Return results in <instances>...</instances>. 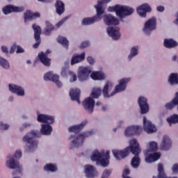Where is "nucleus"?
<instances>
[{"label":"nucleus","mask_w":178,"mask_h":178,"mask_svg":"<svg viewBox=\"0 0 178 178\" xmlns=\"http://www.w3.org/2000/svg\"><path fill=\"white\" fill-rule=\"evenodd\" d=\"M112 0H97V4L94 6L96 15L93 17H84L82 23H97L102 19V15L105 13L104 3H109Z\"/></svg>","instance_id":"5"},{"label":"nucleus","mask_w":178,"mask_h":178,"mask_svg":"<svg viewBox=\"0 0 178 178\" xmlns=\"http://www.w3.org/2000/svg\"><path fill=\"white\" fill-rule=\"evenodd\" d=\"M22 12H24V7L13 6V13H22Z\"/></svg>","instance_id":"44"},{"label":"nucleus","mask_w":178,"mask_h":178,"mask_svg":"<svg viewBox=\"0 0 178 178\" xmlns=\"http://www.w3.org/2000/svg\"><path fill=\"white\" fill-rule=\"evenodd\" d=\"M82 105H83L84 108L89 113H92L94 111V108L95 106V99L90 97H87L83 102H82Z\"/></svg>","instance_id":"14"},{"label":"nucleus","mask_w":178,"mask_h":178,"mask_svg":"<svg viewBox=\"0 0 178 178\" xmlns=\"http://www.w3.org/2000/svg\"><path fill=\"white\" fill-rule=\"evenodd\" d=\"M130 145L122 150L113 149V154L117 160L124 159L129 155L130 152L134 155L131 159V165L137 168L140 165V154L141 149L136 139L133 138L129 142Z\"/></svg>","instance_id":"1"},{"label":"nucleus","mask_w":178,"mask_h":178,"mask_svg":"<svg viewBox=\"0 0 178 178\" xmlns=\"http://www.w3.org/2000/svg\"><path fill=\"white\" fill-rule=\"evenodd\" d=\"M40 16V13L33 12L30 10H26L24 13V22H31V20H34V19H38Z\"/></svg>","instance_id":"19"},{"label":"nucleus","mask_w":178,"mask_h":178,"mask_svg":"<svg viewBox=\"0 0 178 178\" xmlns=\"http://www.w3.org/2000/svg\"><path fill=\"white\" fill-rule=\"evenodd\" d=\"M44 81H52V82L56 83V85L57 86L58 88H60L62 87V83L60 82V81H59V76H58L56 74H53L50 72L44 74Z\"/></svg>","instance_id":"17"},{"label":"nucleus","mask_w":178,"mask_h":178,"mask_svg":"<svg viewBox=\"0 0 178 178\" xmlns=\"http://www.w3.org/2000/svg\"><path fill=\"white\" fill-rule=\"evenodd\" d=\"M24 52V49L20 46H17V54H22Z\"/></svg>","instance_id":"55"},{"label":"nucleus","mask_w":178,"mask_h":178,"mask_svg":"<svg viewBox=\"0 0 178 178\" xmlns=\"http://www.w3.org/2000/svg\"><path fill=\"white\" fill-rule=\"evenodd\" d=\"M17 47V46H16V45L12 46L11 49L10 50V54H13L15 52V51Z\"/></svg>","instance_id":"59"},{"label":"nucleus","mask_w":178,"mask_h":178,"mask_svg":"<svg viewBox=\"0 0 178 178\" xmlns=\"http://www.w3.org/2000/svg\"><path fill=\"white\" fill-rule=\"evenodd\" d=\"M168 81L170 86H177L178 85V74L172 73L171 74H170Z\"/></svg>","instance_id":"32"},{"label":"nucleus","mask_w":178,"mask_h":178,"mask_svg":"<svg viewBox=\"0 0 178 178\" xmlns=\"http://www.w3.org/2000/svg\"><path fill=\"white\" fill-rule=\"evenodd\" d=\"M1 51H3L4 54H8V48L5 46H1Z\"/></svg>","instance_id":"58"},{"label":"nucleus","mask_w":178,"mask_h":178,"mask_svg":"<svg viewBox=\"0 0 178 178\" xmlns=\"http://www.w3.org/2000/svg\"><path fill=\"white\" fill-rule=\"evenodd\" d=\"M87 61L90 65H94L95 63V59L92 56H88Z\"/></svg>","instance_id":"50"},{"label":"nucleus","mask_w":178,"mask_h":178,"mask_svg":"<svg viewBox=\"0 0 178 178\" xmlns=\"http://www.w3.org/2000/svg\"><path fill=\"white\" fill-rule=\"evenodd\" d=\"M51 54V51L49 49H47L45 53L43 51H40L38 54V58L42 64H43L46 67H50L51 65V58L48 57V55Z\"/></svg>","instance_id":"12"},{"label":"nucleus","mask_w":178,"mask_h":178,"mask_svg":"<svg viewBox=\"0 0 178 178\" xmlns=\"http://www.w3.org/2000/svg\"><path fill=\"white\" fill-rule=\"evenodd\" d=\"M152 10V8L148 3L141 4L136 8L137 14L138 15V16L142 17V19H145V17H147V13H151Z\"/></svg>","instance_id":"10"},{"label":"nucleus","mask_w":178,"mask_h":178,"mask_svg":"<svg viewBox=\"0 0 178 178\" xmlns=\"http://www.w3.org/2000/svg\"><path fill=\"white\" fill-rule=\"evenodd\" d=\"M91 73L90 67H81L79 70L78 78L81 81L88 80L89 75Z\"/></svg>","instance_id":"13"},{"label":"nucleus","mask_w":178,"mask_h":178,"mask_svg":"<svg viewBox=\"0 0 178 178\" xmlns=\"http://www.w3.org/2000/svg\"><path fill=\"white\" fill-rule=\"evenodd\" d=\"M105 23H119V19L111 14H106L104 16Z\"/></svg>","instance_id":"31"},{"label":"nucleus","mask_w":178,"mask_h":178,"mask_svg":"<svg viewBox=\"0 0 178 178\" xmlns=\"http://www.w3.org/2000/svg\"><path fill=\"white\" fill-rule=\"evenodd\" d=\"M138 103L140 109V114L144 115L149 111V105L147 99L145 97H140L138 100Z\"/></svg>","instance_id":"16"},{"label":"nucleus","mask_w":178,"mask_h":178,"mask_svg":"<svg viewBox=\"0 0 178 178\" xmlns=\"http://www.w3.org/2000/svg\"><path fill=\"white\" fill-rule=\"evenodd\" d=\"M158 149H159L158 143L156 142L152 141L149 143V150L151 152H155L158 151Z\"/></svg>","instance_id":"43"},{"label":"nucleus","mask_w":178,"mask_h":178,"mask_svg":"<svg viewBox=\"0 0 178 178\" xmlns=\"http://www.w3.org/2000/svg\"><path fill=\"white\" fill-rule=\"evenodd\" d=\"M22 156V152L20 150H17L15 152V157L17 159H19Z\"/></svg>","instance_id":"56"},{"label":"nucleus","mask_w":178,"mask_h":178,"mask_svg":"<svg viewBox=\"0 0 178 178\" xmlns=\"http://www.w3.org/2000/svg\"><path fill=\"white\" fill-rule=\"evenodd\" d=\"M177 56H173L172 60L173 61H176V60H177Z\"/></svg>","instance_id":"62"},{"label":"nucleus","mask_w":178,"mask_h":178,"mask_svg":"<svg viewBox=\"0 0 178 178\" xmlns=\"http://www.w3.org/2000/svg\"><path fill=\"white\" fill-rule=\"evenodd\" d=\"M156 29V23H145L143 29L145 34L150 35L152 31Z\"/></svg>","instance_id":"28"},{"label":"nucleus","mask_w":178,"mask_h":178,"mask_svg":"<svg viewBox=\"0 0 178 178\" xmlns=\"http://www.w3.org/2000/svg\"><path fill=\"white\" fill-rule=\"evenodd\" d=\"M38 121L41 123H47L42 124L40 129L41 134L45 136H49L53 131L52 124L54 122V118L53 116L47 115L44 114H39L38 116Z\"/></svg>","instance_id":"6"},{"label":"nucleus","mask_w":178,"mask_h":178,"mask_svg":"<svg viewBox=\"0 0 178 178\" xmlns=\"http://www.w3.org/2000/svg\"><path fill=\"white\" fill-rule=\"evenodd\" d=\"M70 22H79V17L70 15Z\"/></svg>","instance_id":"53"},{"label":"nucleus","mask_w":178,"mask_h":178,"mask_svg":"<svg viewBox=\"0 0 178 178\" xmlns=\"http://www.w3.org/2000/svg\"><path fill=\"white\" fill-rule=\"evenodd\" d=\"M54 29V26L52 25V24L47 23L46 25V27L44 28V31L43 33L47 36L50 35Z\"/></svg>","instance_id":"37"},{"label":"nucleus","mask_w":178,"mask_h":178,"mask_svg":"<svg viewBox=\"0 0 178 178\" xmlns=\"http://www.w3.org/2000/svg\"><path fill=\"white\" fill-rule=\"evenodd\" d=\"M54 0H45V3H51Z\"/></svg>","instance_id":"63"},{"label":"nucleus","mask_w":178,"mask_h":178,"mask_svg":"<svg viewBox=\"0 0 178 178\" xmlns=\"http://www.w3.org/2000/svg\"><path fill=\"white\" fill-rule=\"evenodd\" d=\"M111 170L106 169L103 172L102 178H108L109 177V176H111Z\"/></svg>","instance_id":"46"},{"label":"nucleus","mask_w":178,"mask_h":178,"mask_svg":"<svg viewBox=\"0 0 178 178\" xmlns=\"http://www.w3.org/2000/svg\"><path fill=\"white\" fill-rule=\"evenodd\" d=\"M91 78L92 80H104L105 75L99 72H95L92 73Z\"/></svg>","instance_id":"35"},{"label":"nucleus","mask_w":178,"mask_h":178,"mask_svg":"<svg viewBox=\"0 0 178 178\" xmlns=\"http://www.w3.org/2000/svg\"><path fill=\"white\" fill-rule=\"evenodd\" d=\"M106 155V153L104 152H99V150L95 149L93 151L92 156H91V160L93 162H99V161Z\"/></svg>","instance_id":"27"},{"label":"nucleus","mask_w":178,"mask_h":178,"mask_svg":"<svg viewBox=\"0 0 178 178\" xmlns=\"http://www.w3.org/2000/svg\"><path fill=\"white\" fill-rule=\"evenodd\" d=\"M44 170L46 172H56L58 170V168L54 164H46L44 167Z\"/></svg>","instance_id":"38"},{"label":"nucleus","mask_w":178,"mask_h":178,"mask_svg":"<svg viewBox=\"0 0 178 178\" xmlns=\"http://www.w3.org/2000/svg\"><path fill=\"white\" fill-rule=\"evenodd\" d=\"M86 53L82 52L81 55L74 54L71 58L70 65H74L78 64L85 60Z\"/></svg>","instance_id":"23"},{"label":"nucleus","mask_w":178,"mask_h":178,"mask_svg":"<svg viewBox=\"0 0 178 178\" xmlns=\"http://www.w3.org/2000/svg\"><path fill=\"white\" fill-rule=\"evenodd\" d=\"M167 122L169 124L178 123V115L174 114L170 118H167Z\"/></svg>","instance_id":"40"},{"label":"nucleus","mask_w":178,"mask_h":178,"mask_svg":"<svg viewBox=\"0 0 178 178\" xmlns=\"http://www.w3.org/2000/svg\"><path fill=\"white\" fill-rule=\"evenodd\" d=\"M67 75V68L64 67L62 68L61 76H66Z\"/></svg>","instance_id":"51"},{"label":"nucleus","mask_w":178,"mask_h":178,"mask_svg":"<svg viewBox=\"0 0 178 178\" xmlns=\"http://www.w3.org/2000/svg\"><path fill=\"white\" fill-rule=\"evenodd\" d=\"M90 45V42L88 41L82 42L80 46V49H85L88 47Z\"/></svg>","instance_id":"48"},{"label":"nucleus","mask_w":178,"mask_h":178,"mask_svg":"<svg viewBox=\"0 0 178 178\" xmlns=\"http://www.w3.org/2000/svg\"><path fill=\"white\" fill-rule=\"evenodd\" d=\"M67 22H70V15L64 17L59 23H66Z\"/></svg>","instance_id":"47"},{"label":"nucleus","mask_w":178,"mask_h":178,"mask_svg":"<svg viewBox=\"0 0 178 178\" xmlns=\"http://www.w3.org/2000/svg\"><path fill=\"white\" fill-rule=\"evenodd\" d=\"M147 23H156V17H152L147 22Z\"/></svg>","instance_id":"54"},{"label":"nucleus","mask_w":178,"mask_h":178,"mask_svg":"<svg viewBox=\"0 0 178 178\" xmlns=\"http://www.w3.org/2000/svg\"><path fill=\"white\" fill-rule=\"evenodd\" d=\"M124 173H125L126 175H129V173H130L129 169V168H127V169L124 170Z\"/></svg>","instance_id":"60"},{"label":"nucleus","mask_w":178,"mask_h":178,"mask_svg":"<svg viewBox=\"0 0 178 178\" xmlns=\"http://www.w3.org/2000/svg\"><path fill=\"white\" fill-rule=\"evenodd\" d=\"M85 173L88 178H94L97 175L95 168L91 165H85Z\"/></svg>","instance_id":"22"},{"label":"nucleus","mask_w":178,"mask_h":178,"mask_svg":"<svg viewBox=\"0 0 178 178\" xmlns=\"http://www.w3.org/2000/svg\"><path fill=\"white\" fill-rule=\"evenodd\" d=\"M2 10L4 15H9V13H13V6L7 5L3 8Z\"/></svg>","instance_id":"41"},{"label":"nucleus","mask_w":178,"mask_h":178,"mask_svg":"<svg viewBox=\"0 0 178 178\" xmlns=\"http://www.w3.org/2000/svg\"><path fill=\"white\" fill-rule=\"evenodd\" d=\"M156 10H158V12H163V10H165V7H163V6H157Z\"/></svg>","instance_id":"57"},{"label":"nucleus","mask_w":178,"mask_h":178,"mask_svg":"<svg viewBox=\"0 0 178 178\" xmlns=\"http://www.w3.org/2000/svg\"><path fill=\"white\" fill-rule=\"evenodd\" d=\"M142 131H143V128L140 126L128 127L125 129V136H131L140 135Z\"/></svg>","instance_id":"15"},{"label":"nucleus","mask_w":178,"mask_h":178,"mask_svg":"<svg viewBox=\"0 0 178 178\" xmlns=\"http://www.w3.org/2000/svg\"><path fill=\"white\" fill-rule=\"evenodd\" d=\"M107 12L115 13L119 20L123 22V19L134 13V8L128 6L116 4L113 6H108Z\"/></svg>","instance_id":"4"},{"label":"nucleus","mask_w":178,"mask_h":178,"mask_svg":"<svg viewBox=\"0 0 178 178\" xmlns=\"http://www.w3.org/2000/svg\"><path fill=\"white\" fill-rule=\"evenodd\" d=\"M172 172L175 174L178 173V164H174L172 168Z\"/></svg>","instance_id":"52"},{"label":"nucleus","mask_w":178,"mask_h":178,"mask_svg":"<svg viewBox=\"0 0 178 178\" xmlns=\"http://www.w3.org/2000/svg\"><path fill=\"white\" fill-rule=\"evenodd\" d=\"M176 22L178 23V12L177 13V19H176Z\"/></svg>","instance_id":"64"},{"label":"nucleus","mask_w":178,"mask_h":178,"mask_svg":"<svg viewBox=\"0 0 178 178\" xmlns=\"http://www.w3.org/2000/svg\"><path fill=\"white\" fill-rule=\"evenodd\" d=\"M63 24H62V23H57V24H56V28H57V29H59V28L60 27V26L63 25Z\"/></svg>","instance_id":"61"},{"label":"nucleus","mask_w":178,"mask_h":178,"mask_svg":"<svg viewBox=\"0 0 178 178\" xmlns=\"http://www.w3.org/2000/svg\"><path fill=\"white\" fill-rule=\"evenodd\" d=\"M108 26L107 28V33L108 35L115 40L120 38V29L117 26L119 23H106Z\"/></svg>","instance_id":"8"},{"label":"nucleus","mask_w":178,"mask_h":178,"mask_svg":"<svg viewBox=\"0 0 178 178\" xmlns=\"http://www.w3.org/2000/svg\"><path fill=\"white\" fill-rule=\"evenodd\" d=\"M35 137H37L36 131H31L29 133H27L23 138V141L29 145V149L31 151H33L37 149L38 142L33 139Z\"/></svg>","instance_id":"7"},{"label":"nucleus","mask_w":178,"mask_h":178,"mask_svg":"<svg viewBox=\"0 0 178 178\" xmlns=\"http://www.w3.org/2000/svg\"><path fill=\"white\" fill-rule=\"evenodd\" d=\"M80 93H81V91L78 88L71 89L70 90V96L71 100L76 101V102H78L79 104H81L80 99H79Z\"/></svg>","instance_id":"24"},{"label":"nucleus","mask_w":178,"mask_h":178,"mask_svg":"<svg viewBox=\"0 0 178 178\" xmlns=\"http://www.w3.org/2000/svg\"><path fill=\"white\" fill-rule=\"evenodd\" d=\"M108 159H109V151H107L105 153V156H104V157L99 159V161L97 162H99V163H101L102 166L106 167L109 163Z\"/></svg>","instance_id":"34"},{"label":"nucleus","mask_w":178,"mask_h":178,"mask_svg":"<svg viewBox=\"0 0 178 178\" xmlns=\"http://www.w3.org/2000/svg\"><path fill=\"white\" fill-rule=\"evenodd\" d=\"M56 13L59 16L65 13V3L60 0H57L55 3Z\"/></svg>","instance_id":"25"},{"label":"nucleus","mask_w":178,"mask_h":178,"mask_svg":"<svg viewBox=\"0 0 178 178\" xmlns=\"http://www.w3.org/2000/svg\"><path fill=\"white\" fill-rule=\"evenodd\" d=\"M68 73L71 76L70 78V83H73V82H74L77 80V76H76V74H74L72 71H69Z\"/></svg>","instance_id":"45"},{"label":"nucleus","mask_w":178,"mask_h":178,"mask_svg":"<svg viewBox=\"0 0 178 178\" xmlns=\"http://www.w3.org/2000/svg\"><path fill=\"white\" fill-rule=\"evenodd\" d=\"M163 46L167 49H172L178 46V42L172 38H166L163 40Z\"/></svg>","instance_id":"26"},{"label":"nucleus","mask_w":178,"mask_h":178,"mask_svg":"<svg viewBox=\"0 0 178 178\" xmlns=\"http://www.w3.org/2000/svg\"><path fill=\"white\" fill-rule=\"evenodd\" d=\"M143 129L148 134H153L157 131L156 127H155L151 121L147 120L146 117L143 118Z\"/></svg>","instance_id":"18"},{"label":"nucleus","mask_w":178,"mask_h":178,"mask_svg":"<svg viewBox=\"0 0 178 178\" xmlns=\"http://www.w3.org/2000/svg\"><path fill=\"white\" fill-rule=\"evenodd\" d=\"M8 128H9V125L8 124H4L3 122H0V129L8 130Z\"/></svg>","instance_id":"49"},{"label":"nucleus","mask_w":178,"mask_h":178,"mask_svg":"<svg viewBox=\"0 0 178 178\" xmlns=\"http://www.w3.org/2000/svg\"><path fill=\"white\" fill-rule=\"evenodd\" d=\"M0 65L6 70L9 69L10 67L8 61L2 57H0Z\"/></svg>","instance_id":"42"},{"label":"nucleus","mask_w":178,"mask_h":178,"mask_svg":"<svg viewBox=\"0 0 178 178\" xmlns=\"http://www.w3.org/2000/svg\"><path fill=\"white\" fill-rule=\"evenodd\" d=\"M6 166L10 169H15V171L13 172V175L14 176L20 174L23 171V168L20 165L19 162L14 158L10 159V160L6 161Z\"/></svg>","instance_id":"9"},{"label":"nucleus","mask_w":178,"mask_h":178,"mask_svg":"<svg viewBox=\"0 0 178 178\" xmlns=\"http://www.w3.org/2000/svg\"><path fill=\"white\" fill-rule=\"evenodd\" d=\"M57 42L58 44H61L65 49H68L69 41L65 37L58 36L57 38Z\"/></svg>","instance_id":"33"},{"label":"nucleus","mask_w":178,"mask_h":178,"mask_svg":"<svg viewBox=\"0 0 178 178\" xmlns=\"http://www.w3.org/2000/svg\"><path fill=\"white\" fill-rule=\"evenodd\" d=\"M172 147V140L169 136L165 135L163 137L161 143L160 145V149L162 151H168Z\"/></svg>","instance_id":"20"},{"label":"nucleus","mask_w":178,"mask_h":178,"mask_svg":"<svg viewBox=\"0 0 178 178\" xmlns=\"http://www.w3.org/2000/svg\"><path fill=\"white\" fill-rule=\"evenodd\" d=\"M88 124V121L85 120L78 125H74L69 127L68 131L70 132L74 133V135H71L69 138V140H73L71 143L75 147H79L83 145L85 138L88 137L89 136H92L94 134L93 131L85 134H81L79 136L77 134L82 131L83 127Z\"/></svg>","instance_id":"3"},{"label":"nucleus","mask_w":178,"mask_h":178,"mask_svg":"<svg viewBox=\"0 0 178 178\" xmlns=\"http://www.w3.org/2000/svg\"><path fill=\"white\" fill-rule=\"evenodd\" d=\"M138 46H134L131 49V54L128 56V59L131 60L132 58L138 55Z\"/></svg>","instance_id":"39"},{"label":"nucleus","mask_w":178,"mask_h":178,"mask_svg":"<svg viewBox=\"0 0 178 178\" xmlns=\"http://www.w3.org/2000/svg\"><path fill=\"white\" fill-rule=\"evenodd\" d=\"M33 29L34 30V39L35 43L33 45V49H38L39 45L41 44V34L42 29L41 27L34 24L33 25Z\"/></svg>","instance_id":"11"},{"label":"nucleus","mask_w":178,"mask_h":178,"mask_svg":"<svg viewBox=\"0 0 178 178\" xmlns=\"http://www.w3.org/2000/svg\"><path fill=\"white\" fill-rule=\"evenodd\" d=\"M177 105H178V92L175 93V97L173 98L171 102H168L165 104L167 110L173 109ZM178 108V107H177Z\"/></svg>","instance_id":"30"},{"label":"nucleus","mask_w":178,"mask_h":178,"mask_svg":"<svg viewBox=\"0 0 178 178\" xmlns=\"http://www.w3.org/2000/svg\"><path fill=\"white\" fill-rule=\"evenodd\" d=\"M158 171H159V178H177L176 177H167L164 172V168L163 164H161V163L159 164Z\"/></svg>","instance_id":"36"},{"label":"nucleus","mask_w":178,"mask_h":178,"mask_svg":"<svg viewBox=\"0 0 178 178\" xmlns=\"http://www.w3.org/2000/svg\"><path fill=\"white\" fill-rule=\"evenodd\" d=\"M160 153L154 152L153 154H149L147 156L145 157V162H156L160 159Z\"/></svg>","instance_id":"29"},{"label":"nucleus","mask_w":178,"mask_h":178,"mask_svg":"<svg viewBox=\"0 0 178 178\" xmlns=\"http://www.w3.org/2000/svg\"><path fill=\"white\" fill-rule=\"evenodd\" d=\"M130 80V78H122L120 80L119 85L115 86L114 91L111 92L110 95H108V90L109 88L112 87L111 82H106L102 90L101 88H93L90 95V98L92 99H98L99 96L102 95V92L105 98H109L117 93L122 92L126 90V88L127 87V86Z\"/></svg>","instance_id":"2"},{"label":"nucleus","mask_w":178,"mask_h":178,"mask_svg":"<svg viewBox=\"0 0 178 178\" xmlns=\"http://www.w3.org/2000/svg\"><path fill=\"white\" fill-rule=\"evenodd\" d=\"M9 90L12 93L16 94L17 96H24V89L19 86L9 84Z\"/></svg>","instance_id":"21"}]
</instances>
